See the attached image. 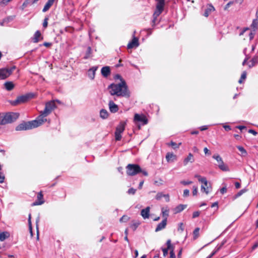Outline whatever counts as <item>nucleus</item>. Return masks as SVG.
<instances>
[{
  "label": "nucleus",
  "mask_w": 258,
  "mask_h": 258,
  "mask_svg": "<svg viewBox=\"0 0 258 258\" xmlns=\"http://www.w3.org/2000/svg\"><path fill=\"white\" fill-rule=\"evenodd\" d=\"M198 193V187L196 186H193L192 195L196 196Z\"/></svg>",
  "instance_id": "3c124183"
},
{
  "label": "nucleus",
  "mask_w": 258,
  "mask_h": 258,
  "mask_svg": "<svg viewBox=\"0 0 258 258\" xmlns=\"http://www.w3.org/2000/svg\"><path fill=\"white\" fill-rule=\"evenodd\" d=\"M43 38L40 31L37 30L34 33L33 37L32 38V40L34 43H37L42 40Z\"/></svg>",
  "instance_id": "4468645a"
},
{
  "label": "nucleus",
  "mask_w": 258,
  "mask_h": 258,
  "mask_svg": "<svg viewBox=\"0 0 258 258\" xmlns=\"http://www.w3.org/2000/svg\"><path fill=\"white\" fill-rule=\"evenodd\" d=\"M162 217L164 218V219H166L167 221V217L169 216V209L168 207H163L161 209Z\"/></svg>",
  "instance_id": "bb28decb"
},
{
  "label": "nucleus",
  "mask_w": 258,
  "mask_h": 258,
  "mask_svg": "<svg viewBox=\"0 0 258 258\" xmlns=\"http://www.w3.org/2000/svg\"><path fill=\"white\" fill-rule=\"evenodd\" d=\"M136 191V189L134 188H130L128 191L127 193L130 195H135Z\"/></svg>",
  "instance_id": "c03bdc74"
},
{
  "label": "nucleus",
  "mask_w": 258,
  "mask_h": 258,
  "mask_svg": "<svg viewBox=\"0 0 258 258\" xmlns=\"http://www.w3.org/2000/svg\"><path fill=\"white\" fill-rule=\"evenodd\" d=\"M258 63V56L255 55L254 56L251 60L248 63V67L249 68H251L254 66H255L256 64Z\"/></svg>",
  "instance_id": "b1692460"
},
{
  "label": "nucleus",
  "mask_w": 258,
  "mask_h": 258,
  "mask_svg": "<svg viewBox=\"0 0 258 258\" xmlns=\"http://www.w3.org/2000/svg\"><path fill=\"white\" fill-rule=\"evenodd\" d=\"M55 0H48L47 2L45 4L42 11L43 12H46L53 5Z\"/></svg>",
  "instance_id": "393cba45"
},
{
  "label": "nucleus",
  "mask_w": 258,
  "mask_h": 258,
  "mask_svg": "<svg viewBox=\"0 0 258 258\" xmlns=\"http://www.w3.org/2000/svg\"><path fill=\"white\" fill-rule=\"evenodd\" d=\"M246 78V72L245 71L243 72L241 75L240 78L245 80Z\"/></svg>",
  "instance_id": "052dcab7"
},
{
  "label": "nucleus",
  "mask_w": 258,
  "mask_h": 258,
  "mask_svg": "<svg viewBox=\"0 0 258 258\" xmlns=\"http://www.w3.org/2000/svg\"><path fill=\"white\" fill-rule=\"evenodd\" d=\"M140 224V223L139 221L133 220L130 227L134 231H135Z\"/></svg>",
  "instance_id": "f704fd0d"
},
{
  "label": "nucleus",
  "mask_w": 258,
  "mask_h": 258,
  "mask_svg": "<svg viewBox=\"0 0 258 258\" xmlns=\"http://www.w3.org/2000/svg\"><path fill=\"white\" fill-rule=\"evenodd\" d=\"M19 114L16 112H9L4 116L0 115V124L4 125L12 123L18 118Z\"/></svg>",
  "instance_id": "f03ea898"
},
{
  "label": "nucleus",
  "mask_w": 258,
  "mask_h": 258,
  "mask_svg": "<svg viewBox=\"0 0 258 258\" xmlns=\"http://www.w3.org/2000/svg\"><path fill=\"white\" fill-rule=\"evenodd\" d=\"M184 230V226L183 224L182 223H180L178 225V231H180L181 232H183Z\"/></svg>",
  "instance_id": "a18cd8bd"
},
{
  "label": "nucleus",
  "mask_w": 258,
  "mask_h": 258,
  "mask_svg": "<svg viewBox=\"0 0 258 258\" xmlns=\"http://www.w3.org/2000/svg\"><path fill=\"white\" fill-rule=\"evenodd\" d=\"M189 194V190L188 189H184L183 191V196L184 197H188Z\"/></svg>",
  "instance_id": "6e6d98bb"
},
{
  "label": "nucleus",
  "mask_w": 258,
  "mask_h": 258,
  "mask_svg": "<svg viewBox=\"0 0 258 258\" xmlns=\"http://www.w3.org/2000/svg\"><path fill=\"white\" fill-rule=\"evenodd\" d=\"M130 219V217L127 216L123 215L119 220L120 222H126Z\"/></svg>",
  "instance_id": "ea45409f"
},
{
  "label": "nucleus",
  "mask_w": 258,
  "mask_h": 258,
  "mask_svg": "<svg viewBox=\"0 0 258 258\" xmlns=\"http://www.w3.org/2000/svg\"><path fill=\"white\" fill-rule=\"evenodd\" d=\"M200 228H196L193 231V238L196 240L199 236Z\"/></svg>",
  "instance_id": "c9c22d12"
},
{
  "label": "nucleus",
  "mask_w": 258,
  "mask_h": 258,
  "mask_svg": "<svg viewBox=\"0 0 258 258\" xmlns=\"http://www.w3.org/2000/svg\"><path fill=\"white\" fill-rule=\"evenodd\" d=\"M225 241H223L220 244H218L213 252L207 257V258H212L213 256H214L219 250H220L223 245L225 243Z\"/></svg>",
  "instance_id": "f3484780"
},
{
  "label": "nucleus",
  "mask_w": 258,
  "mask_h": 258,
  "mask_svg": "<svg viewBox=\"0 0 258 258\" xmlns=\"http://www.w3.org/2000/svg\"><path fill=\"white\" fill-rule=\"evenodd\" d=\"M227 191V188L226 186H225L224 187H223L220 189V192L222 194H224V193L226 192Z\"/></svg>",
  "instance_id": "4d7b16f0"
},
{
  "label": "nucleus",
  "mask_w": 258,
  "mask_h": 258,
  "mask_svg": "<svg viewBox=\"0 0 258 258\" xmlns=\"http://www.w3.org/2000/svg\"><path fill=\"white\" fill-rule=\"evenodd\" d=\"M12 0H2L0 2V4H4L5 5H7L8 3L11 2Z\"/></svg>",
  "instance_id": "bf43d9fd"
},
{
  "label": "nucleus",
  "mask_w": 258,
  "mask_h": 258,
  "mask_svg": "<svg viewBox=\"0 0 258 258\" xmlns=\"http://www.w3.org/2000/svg\"><path fill=\"white\" fill-rule=\"evenodd\" d=\"M10 236V234L8 231H4L0 233V241H3Z\"/></svg>",
  "instance_id": "c85d7f7f"
},
{
  "label": "nucleus",
  "mask_w": 258,
  "mask_h": 258,
  "mask_svg": "<svg viewBox=\"0 0 258 258\" xmlns=\"http://www.w3.org/2000/svg\"><path fill=\"white\" fill-rule=\"evenodd\" d=\"M139 41L137 37H134L132 41L130 42L127 44V47L128 49H131L134 47H137L139 46Z\"/></svg>",
  "instance_id": "2eb2a0df"
},
{
  "label": "nucleus",
  "mask_w": 258,
  "mask_h": 258,
  "mask_svg": "<svg viewBox=\"0 0 258 258\" xmlns=\"http://www.w3.org/2000/svg\"><path fill=\"white\" fill-rule=\"evenodd\" d=\"M5 88L8 91H11L14 88V85L12 82H6L4 84Z\"/></svg>",
  "instance_id": "7c9ffc66"
},
{
  "label": "nucleus",
  "mask_w": 258,
  "mask_h": 258,
  "mask_svg": "<svg viewBox=\"0 0 258 258\" xmlns=\"http://www.w3.org/2000/svg\"><path fill=\"white\" fill-rule=\"evenodd\" d=\"M214 8L213 6H210L209 8L206 9L204 16L206 17H208L211 12L212 11H214Z\"/></svg>",
  "instance_id": "e433bc0d"
},
{
  "label": "nucleus",
  "mask_w": 258,
  "mask_h": 258,
  "mask_svg": "<svg viewBox=\"0 0 258 258\" xmlns=\"http://www.w3.org/2000/svg\"><path fill=\"white\" fill-rule=\"evenodd\" d=\"M164 194H163L162 192H158L156 196V199L157 200H160L162 198L164 197Z\"/></svg>",
  "instance_id": "37998d69"
},
{
  "label": "nucleus",
  "mask_w": 258,
  "mask_h": 258,
  "mask_svg": "<svg viewBox=\"0 0 258 258\" xmlns=\"http://www.w3.org/2000/svg\"><path fill=\"white\" fill-rule=\"evenodd\" d=\"M108 106L111 112L115 113L118 110V106L112 100L109 101Z\"/></svg>",
  "instance_id": "dca6fc26"
},
{
  "label": "nucleus",
  "mask_w": 258,
  "mask_h": 258,
  "mask_svg": "<svg viewBox=\"0 0 258 258\" xmlns=\"http://www.w3.org/2000/svg\"><path fill=\"white\" fill-rule=\"evenodd\" d=\"M162 250L163 251V256L165 257L167 255L168 251L169 249H167V248H162Z\"/></svg>",
  "instance_id": "09e8293b"
},
{
  "label": "nucleus",
  "mask_w": 258,
  "mask_h": 258,
  "mask_svg": "<svg viewBox=\"0 0 258 258\" xmlns=\"http://www.w3.org/2000/svg\"><path fill=\"white\" fill-rule=\"evenodd\" d=\"M243 53L245 55V59H244V60H243V61L242 62V65L244 66L246 64V63L247 61V60L249 59L250 56L246 54V48H244V50H243Z\"/></svg>",
  "instance_id": "4c0bfd02"
},
{
  "label": "nucleus",
  "mask_w": 258,
  "mask_h": 258,
  "mask_svg": "<svg viewBox=\"0 0 258 258\" xmlns=\"http://www.w3.org/2000/svg\"><path fill=\"white\" fill-rule=\"evenodd\" d=\"M246 191V190L245 189H241V190H240L236 195V196L237 197H239L241 195H242L244 192H245Z\"/></svg>",
  "instance_id": "13d9d810"
},
{
  "label": "nucleus",
  "mask_w": 258,
  "mask_h": 258,
  "mask_svg": "<svg viewBox=\"0 0 258 258\" xmlns=\"http://www.w3.org/2000/svg\"><path fill=\"white\" fill-rule=\"evenodd\" d=\"M169 145L172 146L174 149L177 148L179 147V145H177L176 143L172 141L170 142Z\"/></svg>",
  "instance_id": "8fccbe9b"
},
{
  "label": "nucleus",
  "mask_w": 258,
  "mask_h": 258,
  "mask_svg": "<svg viewBox=\"0 0 258 258\" xmlns=\"http://www.w3.org/2000/svg\"><path fill=\"white\" fill-rule=\"evenodd\" d=\"M248 133H251L254 136H256L257 134V132L255 131L252 130V129L249 130Z\"/></svg>",
  "instance_id": "680f3d73"
},
{
  "label": "nucleus",
  "mask_w": 258,
  "mask_h": 258,
  "mask_svg": "<svg viewBox=\"0 0 258 258\" xmlns=\"http://www.w3.org/2000/svg\"><path fill=\"white\" fill-rule=\"evenodd\" d=\"M195 177L197 178H198L199 181L203 183L206 186L207 185V180L206 177H202L201 175L196 174L195 175Z\"/></svg>",
  "instance_id": "c756f323"
},
{
  "label": "nucleus",
  "mask_w": 258,
  "mask_h": 258,
  "mask_svg": "<svg viewBox=\"0 0 258 258\" xmlns=\"http://www.w3.org/2000/svg\"><path fill=\"white\" fill-rule=\"evenodd\" d=\"M134 119L135 121L142 122L143 125L146 124L148 123V119L146 116L143 114H136L134 116Z\"/></svg>",
  "instance_id": "9b49d317"
},
{
  "label": "nucleus",
  "mask_w": 258,
  "mask_h": 258,
  "mask_svg": "<svg viewBox=\"0 0 258 258\" xmlns=\"http://www.w3.org/2000/svg\"><path fill=\"white\" fill-rule=\"evenodd\" d=\"M212 187L211 186L208 185L206 186L204 184L201 186V190L203 192H205L207 195L211 191Z\"/></svg>",
  "instance_id": "2f4dec72"
},
{
  "label": "nucleus",
  "mask_w": 258,
  "mask_h": 258,
  "mask_svg": "<svg viewBox=\"0 0 258 258\" xmlns=\"http://www.w3.org/2000/svg\"><path fill=\"white\" fill-rule=\"evenodd\" d=\"M180 183L183 185H188V184H190L191 183H192V181H180Z\"/></svg>",
  "instance_id": "864d4df0"
},
{
  "label": "nucleus",
  "mask_w": 258,
  "mask_h": 258,
  "mask_svg": "<svg viewBox=\"0 0 258 258\" xmlns=\"http://www.w3.org/2000/svg\"><path fill=\"white\" fill-rule=\"evenodd\" d=\"M150 207H147L145 209L141 210V214L144 219L148 218L149 217Z\"/></svg>",
  "instance_id": "4be33fe9"
},
{
  "label": "nucleus",
  "mask_w": 258,
  "mask_h": 258,
  "mask_svg": "<svg viewBox=\"0 0 258 258\" xmlns=\"http://www.w3.org/2000/svg\"><path fill=\"white\" fill-rule=\"evenodd\" d=\"M15 18V16H10L3 19V21L1 22V25L4 26L5 23H8L12 21Z\"/></svg>",
  "instance_id": "cd10ccee"
},
{
  "label": "nucleus",
  "mask_w": 258,
  "mask_h": 258,
  "mask_svg": "<svg viewBox=\"0 0 258 258\" xmlns=\"http://www.w3.org/2000/svg\"><path fill=\"white\" fill-rule=\"evenodd\" d=\"M213 158L216 160L218 162V167L223 171H229L230 170L228 166L225 164L222 158L218 155H214L213 156Z\"/></svg>",
  "instance_id": "0eeeda50"
},
{
  "label": "nucleus",
  "mask_w": 258,
  "mask_h": 258,
  "mask_svg": "<svg viewBox=\"0 0 258 258\" xmlns=\"http://www.w3.org/2000/svg\"><path fill=\"white\" fill-rule=\"evenodd\" d=\"M36 123L35 121H24L16 126V130L20 131L31 130L37 127V124Z\"/></svg>",
  "instance_id": "20e7f679"
},
{
  "label": "nucleus",
  "mask_w": 258,
  "mask_h": 258,
  "mask_svg": "<svg viewBox=\"0 0 258 258\" xmlns=\"http://www.w3.org/2000/svg\"><path fill=\"white\" fill-rule=\"evenodd\" d=\"M48 18H47L46 17L44 21H43V27L44 28H46L47 27V25H48Z\"/></svg>",
  "instance_id": "49530a36"
},
{
  "label": "nucleus",
  "mask_w": 258,
  "mask_h": 258,
  "mask_svg": "<svg viewBox=\"0 0 258 258\" xmlns=\"http://www.w3.org/2000/svg\"><path fill=\"white\" fill-rule=\"evenodd\" d=\"M32 4H33L32 0H25L22 5L21 9L23 10L25 8Z\"/></svg>",
  "instance_id": "72a5a7b5"
},
{
  "label": "nucleus",
  "mask_w": 258,
  "mask_h": 258,
  "mask_svg": "<svg viewBox=\"0 0 258 258\" xmlns=\"http://www.w3.org/2000/svg\"><path fill=\"white\" fill-rule=\"evenodd\" d=\"M5 179V176L0 173V183H3Z\"/></svg>",
  "instance_id": "69168bd1"
},
{
  "label": "nucleus",
  "mask_w": 258,
  "mask_h": 258,
  "mask_svg": "<svg viewBox=\"0 0 258 258\" xmlns=\"http://www.w3.org/2000/svg\"><path fill=\"white\" fill-rule=\"evenodd\" d=\"M166 159L168 162H172L177 159L176 156L173 153H167L166 155Z\"/></svg>",
  "instance_id": "aec40b11"
},
{
  "label": "nucleus",
  "mask_w": 258,
  "mask_h": 258,
  "mask_svg": "<svg viewBox=\"0 0 258 258\" xmlns=\"http://www.w3.org/2000/svg\"><path fill=\"white\" fill-rule=\"evenodd\" d=\"M170 258H176L174 252V248H172L171 250H170Z\"/></svg>",
  "instance_id": "de8ad7c7"
},
{
  "label": "nucleus",
  "mask_w": 258,
  "mask_h": 258,
  "mask_svg": "<svg viewBox=\"0 0 258 258\" xmlns=\"http://www.w3.org/2000/svg\"><path fill=\"white\" fill-rule=\"evenodd\" d=\"M15 69L16 67L13 66L10 69H0V79H5L8 78Z\"/></svg>",
  "instance_id": "9d476101"
},
{
  "label": "nucleus",
  "mask_w": 258,
  "mask_h": 258,
  "mask_svg": "<svg viewBox=\"0 0 258 258\" xmlns=\"http://www.w3.org/2000/svg\"><path fill=\"white\" fill-rule=\"evenodd\" d=\"M167 248V249H169V250H171L173 248V245L171 244V241L170 239H168L166 242Z\"/></svg>",
  "instance_id": "a19ab883"
},
{
  "label": "nucleus",
  "mask_w": 258,
  "mask_h": 258,
  "mask_svg": "<svg viewBox=\"0 0 258 258\" xmlns=\"http://www.w3.org/2000/svg\"><path fill=\"white\" fill-rule=\"evenodd\" d=\"M33 97V95L32 94H28L25 95L19 96L15 101H13L12 104L16 105L18 104H21L26 102L30 98H31Z\"/></svg>",
  "instance_id": "6e6552de"
},
{
  "label": "nucleus",
  "mask_w": 258,
  "mask_h": 258,
  "mask_svg": "<svg viewBox=\"0 0 258 258\" xmlns=\"http://www.w3.org/2000/svg\"><path fill=\"white\" fill-rule=\"evenodd\" d=\"M157 3L156 7V10L153 15V20L152 21L153 23L154 24L156 23L157 17L162 13L163 11L164 7L165 5V0H156Z\"/></svg>",
  "instance_id": "7ed1b4c3"
},
{
  "label": "nucleus",
  "mask_w": 258,
  "mask_h": 258,
  "mask_svg": "<svg viewBox=\"0 0 258 258\" xmlns=\"http://www.w3.org/2000/svg\"><path fill=\"white\" fill-rule=\"evenodd\" d=\"M56 105L54 101H50L45 104V108L43 111L44 115H48L51 111L56 108Z\"/></svg>",
  "instance_id": "1a4fd4ad"
},
{
  "label": "nucleus",
  "mask_w": 258,
  "mask_h": 258,
  "mask_svg": "<svg viewBox=\"0 0 258 258\" xmlns=\"http://www.w3.org/2000/svg\"><path fill=\"white\" fill-rule=\"evenodd\" d=\"M254 35V33L252 32L251 31L249 33V39L250 40L253 38Z\"/></svg>",
  "instance_id": "e2e57ef3"
},
{
  "label": "nucleus",
  "mask_w": 258,
  "mask_h": 258,
  "mask_svg": "<svg viewBox=\"0 0 258 258\" xmlns=\"http://www.w3.org/2000/svg\"><path fill=\"white\" fill-rule=\"evenodd\" d=\"M91 53V48L90 47H88L87 48V50L86 52V55L84 56V58L87 59L90 57V54Z\"/></svg>",
  "instance_id": "79ce46f5"
},
{
  "label": "nucleus",
  "mask_w": 258,
  "mask_h": 258,
  "mask_svg": "<svg viewBox=\"0 0 258 258\" xmlns=\"http://www.w3.org/2000/svg\"><path fill=\"white\" fill-rule=\"evenodd\" d=\"M43 46H45L47 47H50L51 45V43H49V42H45L43 44Z\"/></svg>",
  "instance_id": "0e129e2a"
},
{
  "label": "nucleus",
  "mask_w": 258,
  "mask_h": 258,
  "mask_svg": "<svg viewBox=\"0 0 258 258\" xmlns=\"http://www.w3.org/2000/svg\"><path fill=\"white\" fill-rule=\"evenodd\" d=\"M192 151L195 153H198L199 152V149H198V148L196 146H194L192 149Z\"/></svg>",
  "instance_id": "774afa93"
},
{
  "label": "nucleus",
  "mask_w": 258,
  "mask_h": 258,
  "mask_svg": "<svg viewBox=\"0 0 258 258\" xmlns=\"http://www.w3.org/2000/svg\"><path fill=\"white\" fill-rule=\"evenodd\" d=\"M108 89L111 95L117 97L130 96V91L124 81L118 84L112 83L108 87Z\"/></svg>",
  "instance_id": "f257e3e1"
},
{
  "label": "nucleus",
  "mask_w": 258,
  "mask_h": 258,
  "mask_svg": "<svg viewBox=\"0 0 258 258\" xmlns=\"http://www.w3.org/2000/svg\"><path fill=\"white\" fill-rule=\"evenodd\" d=\"M28 222H29V229H30L31 233H32V227H31V214H30L29 215Z\"/></svg>",
  "instance_id": "5fc2aeb1"
},
{
  "label": "nucleus",
  "mask_w": 258,
  "mask_h": 258,
  "mask_svg": "<svg viewBox=\"0 0 258 258\" xmlns=\"http://www.w3.org/2000/svg\"><path fill=\"white\" fill-rule=\"evenodd\" d=\"M100 116L103 119H106L108 116V113L105 109H101L100 111Z\"/></svg>",
  "instance_id": "473e14b6"
},
{
  "label": "nucleus",
  "mask_w": 258,
  "mask_h": 258,
  "mask_svg": "<svg viewBox=\"0 0 258 258\" xmlns=\"http://www.w3.org/2000/svg\"><path fill=\"white\" fill-rule=\"evenodd\" d=\"M101 73L104 77L107 78L110 74V69L109 67H103L101 69Z\"/></svg>",
  "instance_id": "6ab92c4d"
},
{
  "label": "nucleus",
  "mask_w": 258,
  "mask_h": 258,
  "mask_svg": "<svg viewBox=\"0 0 258 258\" xmlns=\"http://www.w3.org/2000/svg\"><path fill=\"white\" fill-rule=\"evenodd\" d=\"M186 207H187L186 205L180 204V205H178L174 209V213L177 214V213L181 212L184 209H185L186 208Z\"/></svg>",
  "instance_id": "a878e982"
},
{
  "label": "nucleus",
  "mask_w": 258,
  "mask_h": 258,
  "mask_svg": "<svg viewBox=\"0 0 258 258\" xmlns=\"http://www.w3.org/2000/svg\"><path fill=\"white\" fill-rule=\"evenodd\" d=\"M44 201L43 200V195L42 191L38 192L37 197V200L32 204L33 206L40 205L43 204Z\"/></svg>",
  "instance_id": "ddd939ff"
},
{
  "label": "nucleus",
  "mask_w": 258,
  "mask_h": 258,
  "mask_svg": "<svg viewBox=\"0 0 258 258\" xmlns=\"http://www.w3.org/2000/svg\"><path fill=\"white\" fill-rule=\"evenodd\" d=\"M195 161L194 156L191 153H189L187 157L183 160L184 165H186L188 162L193 163Z\"/></svg>",
  "instance_id": "5701e85b"
},
{
  "label": "nucleus",
  "mask_w": 258,
  "mask_h": 258,
  "mask_svg": "<svg viewBox=\"0 0 258 258\" xmlns=\"http://www.w3.org/2000/svg\"><path fill=\"white\" fill-rule=\"evenodd\" d=\"M167 221L166 219H163L161 222L159 223L155 229V232H158L164 229L167 225Z\"/></svg>",
  "instance_id": "a211bd4d"
},
{
  "label": "nucleus",
  "mask_w": 258,
  "mask_h": 258,
  "mask_svg": "<svg viewBox=\"0 0 258 258\" xmlns=\"http://www.w3.org/2000/svg\"><path fill=\"white\" fill-rule=\"evenodd\" d=\"M237 148L238 149L239 151L241 152V154L243 156H245L247 154L246 151L244 149V148L243 147L239 146H237Z\"/></svg>",
  "instance_id": "58836bf2"
},
{
  "label": "nucleus",
  "mask_w": 258,
  "mask_h": 258,
  "mask_svg": "<svg viewBox=\"0 0 258 258\" xmlns=\"http://www.w3.org/2000/svg\"><path fill=\"white\" fill-rule=\"evenodd\" d=\"M98 69L97 67H93L92 68L90 69L88 71V76L91 79H94L95 75V72Z\"/></svg>",
  "instance_id": "412c9836"
},
{
  "label": "nucleus",
  "mask_w": 258,
  "mask_h": 258,
  "mask_svg": "<svg viewBox=\"0 0 258 258\" xmlns=\"http://www.w3.org/2000/svg\"><path fill=\"white\" fill-rule=\"evenodd\" d=\"M47 116V115H44L42 111L40 112V115L37 117V119L33 120L36 121V124H37V127L46 121L45 117Z\"/></svg>",
  "instance_id": "f8f14e48"
},
{
  "label": "nucleus",
  "mask_w": 258,
  "mask_h": 258,
  "mask_svg": "<svg viewBox=\"0 0 258 258\" xmlns=\"http://www.w3.org/2000/svg\"><path fill=\"white\" fill-rule=\"evenodd\" d=\"M200 212L199 211H196L194 212L192 214V218H195L199 216L200 215Z\"/></svg>",
  "instance_id": "603ef678"
},
{
  "label": "nucleus",
  "mask_w": 258,
  "mask_h": 258,
  "mask_svg": "<svg viewBox=\"0 0 258 258\" xmlns=\"http://www.w3.org/2000/svg\"><path fill=\"white\" fill-rule=\"evenodd\" d=\"M126 122L120 121L119 124L116 126L115 132V139L116 141H120L122 138L121 134L125 129Z\"/></svg>",
  "instance_id": "423d86ee"
},
{
  "label": "nucleus",
  "mask_w": 258,
  "mask_h": 258,
  "mask_svg": "<svg viewBox=\"0 0 258 258\" xmlns=\"http://www.w3.org/2000/svg\"><path fill=\"white\" fill-rule=\"evenodd\" d=\"M164 197H165V198L166 201L167 202H169V201H170V198H169V195L168 194L164 195Z\"/></svg>",
  "instance_id": "338daca9"
},
{
  "label": "nucleus",
  "mask_w": 258,
  "mask_h": 258,
  "mask_svg": "<svg viewBox=\"0 0 258 258\" xmlns=\"http://www.w3.org/2000/svg\"><path fill=\"white\" fill-rule=\"evenodd\" d=\"M126 174L128 176H134L142 172L141 167L138 164H129L126 167Z\"/></svg>",
  "instance_id": "39448f33"
}]
</instances>
